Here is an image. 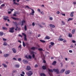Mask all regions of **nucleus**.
Wrapping results in <instances>:
<instances>
[{"instance_id":"obj_51","label":"nucleus","mask_w":76,"mask_h":76,"mask_svg":"<svg viewBox=\"0 0 76 76\" xmlns=\"http://www.w3.org/2000/svg\"><path fill=\"white\" fill-rule=\"evenodd\" d=\"M3 45H6V46L7 45V43H4Z\"/></svg>"},{"instance_id":"obj_40","label":"nucleus","mask_w":76,"mask_h":76,"mask_svg":"<svg viewBox=\"0 0 76 76\" xmlns=\"http://www.w3.org/2000/svg\"><path fill=\"white\" fill-rule=\"evenodd\" d=\"M14 24L16 25V26H18V23H17V22H15L14 23Z\"/></svg>"},{"instance_id":"obj_24","label":"nucleus","mask_w":76,"mask_h":76,"mask_svg":"<svg viewBox=\"0 0 76 76\" xmlns=\"http://www.w3.org/2000/svg\"><path fill=\"white\" fill-rule=\"evenodd\" d=\"M2 65L4 66V68L7 67V65H6V64H2Z\"/></svg>"},{"instance_id":"obj_43","label":"nucleus","mask_w":76,"mask_h":76,"mask_svg":"<svg viewBox=\"0 0 76 76\" xmlns=\"http://www.w3.org/2000/svg\"><path fill=\"white\" fill-rule=\"evenodd\" d=\"M38 50H39V51H42V49L41 48H39Z\"/></svg>"},{"instance_id":"obj_60","label":"nucleus","mask_w":76,"mask_h":76,"mask_svg":"<svg viewBox=\"0 0 76 76\" xmlns=\"http://www.w3.org/2000/svg\"><path fill=\"white\" fill-rule=\"evenodd\" d=\"M13 60H16V61H17V59H16V58H13Z\"/></svg>"},{"instance_id":"obj_61","label":"nucleus","mask_w":76,"mask_h":76,"mask_svg":"<svg viewBox=\"0 0 76 76\" xmlns=\"http://www.w3.org/2000/svg\"><path fill=\"white\" fill-rule=\"evenodd\" d=\"M73 3L74 4V5H76V2H74Z\"/></svg>"},{"instance_id":"obj_15","label":"nucleus","mask_w":76,"mask_h":76,"mask_svg":"<svg viewBox=\"0 0 76 76\" xmlns=\"http://www.w3.org/2000/svg\"><path fill=\"white\" fill-rule=\"evenodd\" d=\"M49 26H50V27H51V28H55V26L54 25L50 24L49 25Z\"/></svg>"},{"instance_id":"obj_29","label":"nucleus","mask_w":76,"mask_h":76,"mask_svg":"<svg viewBox=\"0 0 76 76\" xmlns=\"http://www.w3.org/2000/svg\"><path fill=\"white\" fill-rule=\"evenodd\" d=\"M9 56V54H7L4 55V57H7L8 56Z\"/></svg>"},{"instance_id":"obj_19","label":"nucleus","mask_w":76,"mask_h":76,"mask_svg":"<svg viewBox=\"0 0 76 76\" xmlns=\"http://www.w3.org/2000/svg\"><path fill=\"white\" fill-rule=\"evenodd\" d=\"M75 29H73L72 31V33L73 34H75Z\"/></svg>"},{"instance_id":"obj_36","label":"nucleus","mask_w":76,"mask_h":76,"mask_svg":"<svg viewBox=\"0 0 76 76\" xmlns=\"http://www.w3.org/2000/svg\"><path fill=\"white\" fill-rule=\"evenodd\" d=\"M1 6L2 7H4V6H5V4H1Z\"/></svg>"},{"instance_id":"obj_10","label":"nucleus","mask_w":76,"mask_h":76,"mask_svg":"<svg viewBox=\"0 0 76 76\" xmlns=\"http://www.w3.org/2000/svg\"><path fill=\"white\" fill-rule=\"evenodd\" d=\"M12 50L14 53H16V49H15V48H12Z\"/></svg>"},{"instance_id":"obj_64","label":"nucleus","mask_w":76,"mask_h":76,"mask_svg":"<svg viewBox=\"0 0 76 76\" xmlns=\"http://www.w3.org/2000/svg\"><path fill=\"white\" fill-rule=\"evenodd\" d=\"M20 76H24V75H23V74H20Z\"/></svg>"},{"instance_id":"obj_14","label":"nucleus","mask_w":76,"mask_h":76,"mask_svg":"<svg viewBox=\"0 0 76 76\" xmlns=\"http://www.w3.org/2000/svg\"><path fill=\"white\" fill-rule=\"evenodd\" d=\"M50 39V37L48 36H46L45 37V39Z\"/></svg>"},{"instance_id":"obj_21","label":"nucleus","mask_w":76,"mask_h":76,"mask_svg":"<svg viewBox=\"0 0 76 76\" xmlns=\"http://www.w3.org/2000/svg\"><path fill=\"white\" fill-rule=\"evenodd\" d=\"M57 63V62L56 61H54L52 63L53 65H55Z\"/></svg>"},{"instance_id":"obj_3","label":"nucleus","mask_w":76,"mask_h":76,"mask_svg":"<svg viewBox=\"0 0 76 76\" xmlns=\"http://www.w3.org/2000/svg\"><path fill=\"white\" fill-rule=\"evenodd\" d=\"M54 72H56L57 74H59L60 73V71H59V70L58 69H53V70Z\"/></svg>"},{"instance_id":"obj_22","label":"nucleus","mask_w":76,"mask_h":76,"mask_svg":"<svg viewBox=\"0 0 76 76\" xmlns=\"http://www.w3.org/2000/svg\"><path fill=\"white\" fill-rule=\"evenodd\" d=\"M15 67H17V68H19V64H17L15 65Z\"/></svg>"},{"instance_id":"obj_59","label":"nucleus","mask_w":76,"mask_h":76,"mask_svg":"<svg viewBox=\"0 0 76 76\" xmlns=\"http://www.w3.org/2000/svg\"><path fill=\"white\" fill-rule=\"evenodd\" d=\"M16 70H14L13 71V73H16Z\"/></svg>"},{"instance_id":"obj_17","label":"nucleus","mask_w":76,"mask_h":76,"mask_svg":"<svg viewBox=\"0 0 76 76\" xmlns=\"http://www.w3.org/2000/svg\"><path fill=\"white\" fill-rule=\"evenodd\" d=\"M64 71H65V69H62L61 71V73H64Z\"/></svg>"},{"instance_id":"obj_39","label":"nucleus","mask_w":76,"mask_h":76,"mask_svg":"<svg viewBox=\"0 0 76 76\" xmlns=\"http://www.w3.org/2000/svg\"><path fill=\"white\" fill-rule=\"evenodd\" d=\"M62 23L63 25H65V23L64 21H62Z\"/></svg>"},{"instance_id":"obj_54","label":"nucleus","mask_w":76,"mask_h":76,"mask_svg":"<svg viewBox=\"0 0 76 76\" xmlns=\"http://www.w3.org/2000/svg\"><path fill=\"white\" fill-rule=\"evenodd\" d=\"M67 41H66V40L64 39V41H63V42H66Z\"/></svg>"},{"instance_id":"obj_13","label":"nucleus","mask_w":76,"mask_h":76,"mask_svg":"<svg viewBox=\"0 0 76 76\" xmlns=\"http://www.w3.org/2000/svg\"><path fill=\"white\" fill-rule=\"evenodd\" d=\"M73 14H74V12H72L70 14L71 17H73Z\"/></svg>"},{"instance_id":"obj_20","label":"nucleus","mask_w":76,"mask_h":76,"mask_svg":"<svg viewBox=\"0 0 76 76\" xmlns=\"http://www.w3.org/2000/svg\"><path fill=\"white\" fill-rule=\"evenodd\" d=\"M37 48V47H32L31 48V50H35V48Z\"/></svg>"},{"instance_id":"obj_16","label":"nucleus","mask_w":76,"mask_h":76,"mask_svg":"<svg viewBox=\"0 0 76 76\" xmlns=\"http://www.w3.org/2000/svg\"><path fill=\"white\" fill-rule=\"evenodd\" d=\"M42 68L43 69V70H45V69H46V67L44 65L42 66Z\"/></svg>"},{"instance_id":"obj_34","label":"nucleus","mask_w":76,"mask_h":76,"mask_svg":"<svg viewBox=\"0 0 76 76\" xmlns=\"http://www.w3.org/2000/svg\"><path fill=\"white\" fill-rule=\"evenodd\" d=\"M28 58H29L30 59H31L32 58V56L31 55H28Z\"/></svg>"},{"instance_id":"obj_18","label":"nucleus","mask_w":76,"mask_h":76,"mask_svg":"<svg viewBox=\"0 0 76 76\" xmlns=\"http://www.w3.org/2000/svg\"><path fill=\"white\" fill-rule=\"evenodd\" d=\"M11 18H12V19H14V20H19L18 18H15V17H11Z\"/></svg>"},{"instance_id":"obj_46","label":"nucleus","mask_w":76,"mask_h":76,"mask_svg":"<svg viewBox=\"0 0 76 76\" xmlns=\"http://www.w3.org/2000/svg\"><path fill=\"white\" fill-rule=\"evenodd\" d=\"M72 42H73V43H76V41H75L74 40H72Z\"/></svg>"},{"instance_id":"obj_27","label":"nucleus","mask_w":76,"mask_h":76,"mask_svg":"<svg viewBox=\"0 0 76 76\" xmlns=\"http://www.w3.org/2000/svg\"><path fill=\"white\" fill-rule=\"evenodd\" d=\"M68 36L69 37H72V34L71 33L69 34Z\"/></svg>"},{"instance_id":"obj_62","label":"nucleus","mask_w":76,"mask_h":76,"mask_svg":"<svg viewBox=\"0 0 76 76\" xmlns=\"http://www.w3.org/2000/svg\"><path fill=\"white\" fill-rule=\"evenodd\" d=\"M25 57H26V58H28V56L27 55Z\"/></svg>"},{"instance_id":"obj_56","label":"nucleus","mask_w":76,"mask_h":76,"mask_svg":"<svg viewBox=\"0 0 76 76\" xmlns=\"http://www.w3.org/2000/svg\"><path fill=\"white\" fill-rule=\"evenodd\" d=\"M50 20H53V18L52 17H50Z\"/></svg>"},{"instance_id":"obj_42","label":"nucleus","mask_w":76,"mask_h":76,"mask_svg":"<svg viewBox=\"0 0 76 76\" xmlns=\"http://www.w3.org/2000/svg\"><path fill=\"white\" fill-rule=\"evenodd\" d=\"M48 74L50 75V76H52V73H50V72H49Z\"/></svg>"},{"instance_id":"obj_30","label":"nucleus","mask_w":76,"mask_h":76,"mask_svg":"<svg viewBox=\"0 0 76 76\" xmlns=\"http://www.w3.org/2000/svg\"><path fill=\"white\" fill-rule=\"evenodd\" d=\"M59 40L60 41H62L64 40V39L62 38H60L59 39Z\"/></svg>"},{"instance_id":"obj_47","label":"nucleus","mask_w":76,"mask_h":76,"mask_svg":"<svg viewBox=\"0 0 76 76\" xmlns=\"http://www.w3.org/2000/svg\"><path fill=\"white\" fill-rule=\"evenodd\" d=\"M40 12H41V13L42 15H44V12H43L42 11V12H41L40 11Z\"/></svg>"},{"instance_id":"obj_37","label":"nucleus","mask_w":76,"mask_h":76,"mask_svg":"<svg viewBox=\"0 0 76 76\" xmlns=\"http://www.w3.org/2000/svg\"><path fill=\"white\" fill-rule=\"evenodd\" d=\"M20 49H22V46H21V45H20L18 47Z\"/></svg>"},{"instance_id":"obj_31","label":"nucleus","mask_w":76,"mask_h":76,"mask_svg":"<svg viewBox=\"0 0 76 76\" xmlns=\"http://www.w3.org/2000/svg\"><path fill=\"white\" fill-rule=\"evenodd\" d=\"M0 35L1 36H3V33L2 32H0Z\"/></svg>"},{"instance_id":"obj_58","label":"nucleus","mask_w":76,"mask_h":76,"mask_svg":"<svg viewBox=\"0 0 76 76\" xmlns=\"http://www.w3.org/2000/svg\"><path fill=\"white\" fill-rule=\"evenodd\" d=\"M11 12H12L11 11H9L8 12V14H10V13H11Z\"/></svg>"},{"instance_id":"obj_12","label":"nucleus","mask_w":76,"mask_h":76,"mask_svg":"<svg viewBox=\"0 0 76 76\" xmlns=\"http://www.w3.org/2000/svg\"><path fill=\"white\" fill-rule=\"evenodd\" d=\"M13 4H17L18 5H19V4L15 2L16 1V0H13Z\"/></svg>"},{"instance_id":"obj_28","label":"nucleus","mask_w":76,"mask_h":76,"mask_svg":"<svg viewBox=\"0 0 76 76\" xmlns=\"http://www.w3.org/2000/svg\"><path fill=\"white\" fill-rule=\"evenodd\" d=\"M24 28L25 30L26 31V30H27V28L26 25L25 26Z\"/></svg>"},{"instance_id":"obj_50","label":"nucleus","mask_w":76,"mask_h":76,"mask_svg":"<svg viewBox=\"0 0 76 76\" xmlns=\"http://www.w3.org/2000/svg\"><path fill=\"white\" fill-rule=\"evenodd\" d=\"M38 65L36 64L35 66V67H38Z\"/></svg>"},{"instance_id":"obj_52","label":"nucleus","mask_w":76,"mask_h":76,"mask_svg":"<svg viewBox=\"0 0 76 76\" xmlns=\"http://www.w3.org/2000/svg\"><path fill=\"white\" fill-rule=\"evenodd\" d=\"M61 15L62 16H66V15L65 14L62 13Z\"/></svg>"},{"instance_id":"obj_6","label":"nucleus","mask_w":76,"mask_h":76,"mask_svg":"<svg viewBox=\"0 0 76 76\" xmlns=\"http://www.w3.org/2000/svg\"><path fill=\"white\" fill-rule=\"evenodd\" d=\"M31 69V67H30L29 66H28L27 67V68L26 69V70H30Z\"/></svg>"},{"instance_id":"obj_5","label":"nucleus","mask_w":76,"mask_h":76,"mask_svg":"<svg viewBox=\"0 0 76 76\" xmlns=\"http://www.w3.org/2000/svg\"><path fill=\"white\" fill-rule=\"evenodd\" d=\"M23 62L24 64H27L28 63V61L26 59H23Z\"/></svg>"},{"instance_id":"obj_25","label":"nucleus","mask_w":76,"mask_h":76,"mask_svg":"<svg viewBox=\"0 0 76 76\" xmlns=\"http://www.w3.org/2000/svg\"><path fill=\"white\" fill-rule=\"evenodd\" d=\"M48 70L49 72H50L53 73V70H52V69H48Z\"/></svg>"},{"instance_id":"obj_35","label":"nucleus","mask_w":76,"mask_h":76,"mask_svg":"<svg viewBox=\"0 0 76 76\" xmlns=\"http://www.w3.org/2000/svg\"><path fill=\"white\" fill-rule=\"evenodd\" d=\"M2 29H4V30H7V28L6 27H3Z\"/></svg>"},{"instance_id":"obj_63","label":"nucleus","mask_w":76,"mask_h":76,"mask_svg":"<svg viewBox=\"0 0 76 76\" xmlns=\"http://www.w3.org/2000/svg\"><path fill=\"white\" fill-rule=\"evenodd\" d=\"M38 11V12H40V9H38L37 10Z\"/></svg>"},{"instance_id":"obj_38","label":"nucleus","mask_w":76,"mask_h":76,"mask_svg":"<svg viewBox=\"0 0 76 76\" xmlns=\"http://www.w3.org/2000/svg\"><path fill=\"white\" fill-rule=\"evenodd\" d=\"M18 60L19 61H20L21 60H22V59H21L20 58H18Z\"/></svg>"},{"instance_id":"obj_45","label":"nucleus","mask_w":76,"mask_h":76,"mask_svg":"<svg viewBox=\"0 0 76 76\" xmlns=\"http://www.w3.org/2000/svg\"><path fill=\"white\" fill-rule=\"evenodd\" d=\"M32 57L34 58H35V54H33L32 55Z\"/></svg>"},{"instance_id":"obj_2","label":"nucleus","mask_w":76,"mask_h":76,"mask_svg":"<svg viewBox=\"0 0 76 76\" xmlns=\"http://www.w3.org/2000/svg\"><path fill=\"white\" fill-rule=\"evenodd\" d=\"M26 75H27L28 76H31L32 74H33V73L32 72V71H29L28 72H27L26 73Z\"/></svg>"},{"instance_id":"obj_48","label":"nucleus","mask_w":76,"mask_h":76,"mask_svg":"<svg viewBox=\"0 0 76 76\" xmlns=\"http://www.w3.org/2000/svg\"><path fill=\"white\" fill-rule=\"evenodd\" d=\"M56 13L58 14H60V12H59V11H57L56 12Z\"/></svg>"},{"instance_id":"obj_57","label":"nucleus","mask_w":76,"mask_h":76,"mask_svg":"<svg viewBox=\"0 0 76 76\" xmlns=\"http://www.w3.org/2000/svg\"><path fill=\"white\" fill-rule=\"evenodd\" d=\"M69 53H72V50H69Z\"/></svg>"},{"instance_id":"obj_55","label":"nucleus","mask_w":76,"mask_h":76,"mask_svg":"<svg viewBox=\"0 0 76 76\" xmlns=\"http://www.w3.org/2000/svg\"><path fill=\"white\" fill-rule=\"evenodd\" d=\"M43 63H46V61L45 60H43Z\"/></svg>"},{"instance_id":"obj_53","label":"nucleus","mask_w":76,"mask_h":76,"mask_svg":"<svg viewBox=\"0 0 76 76\" xmlns=\"http://www.w3.org/2000/svg\"><path fill=\"white\" fill-rule=\"evenodd\" d=\"M32 25L34 26H35V23H32Z\"/></svg>"},{"instance_id":"obj_33","label":"nucleus","mask_w":76,"mask_h":76,"mask_svg":"<svg viewBox=\"0 0 76 76\" xmlns=\"http://www.w3.org/2000/svg\"><path fill=\"white\" fill-rule=\"evenodd\" d=\"M23 45L24 47H25L26 46V45H25V44L23 41Z\"/></svg>"},{"instance_id":"obj_23","label":"nucleus","mask_w":76,"mask_h":76,"mask_svg":"<svg viewBox=\"0 0 76 76\" xmlns=\"http://www.w3.org/2000/svg\"><path fill=\"white\" fill-rule=\"evenodd\" d=\"M30 9L32 10V13H35V11H34V9H32L31 8H30Z\"/></svg>"},{"instance_id":"obj_9","label":"nucleus","mask_w":76,"mask_h":76,"mask_svg":"<svg viewBox=\"0 0 76 76\" xmlns=\"http://www.w3.org/2000/svg\"><path fill=\"white\" fill-rule=\"evenodd\" d=\"M70 70H68L66 71L65 73L66 75H68V74H69L70 73Z\"/></svg>"},{"instance_id":"obj_4","label":"nucleus","mask_w":76,"mask_h":76,"mask_svg":"<svg viewBox=\"0 0 76 76\" xmlns=\"http://www.w3.org/2000/svg\"><path fill=\"white\" fill-rule=\"evenodd\" d=\"M22 34L23 35H24V39L25 41H27V39L26 38V35L25 33H22Z\"/></svg>"},{"instance_id":"obj_8","label":"nucleus","mask_w":76,"mask_h":76,"mask_svg":"<svg viewBox=\"0 0 76 76\" xmlns=\"http://www.w3.org/2000/svg\"><path fill=\"white\" fill-rule=\"evenodd\" d=\"M24 23H25V20H23L21 22V26H23Z\"/></svg>"},{"instance_id":"obj_26","label":"nucleus","mask_w":76,"mask_h":76,"mask_svg":"<svg viewBox=\"0 0 76 76\" xmlns=\"http://www.w3.org/2000/svg\"><path fill=\"white\" fill-rule=\"evenodd\" d=\"M40 41H41V42H42L43 43H45V41L42 39L40 40Z\"/></svg>"},{"instance_id":"obj_11","label":"nucleus","mask_w":76,"mask_h":76,"mask_svg":"<svg viewBox=\"0 0 76 76\" xmlns=\"http://www.w3.org/2000/svg\"><path fill=\"white\" fill-rule=\"evenodd\" d=\"M7 18H9V17L7 16H4L3 19L5 20H7Z\"/></svg>"},{"instance_id":"obj_41","label":"nucleus","mask_w":76,"mask_h":76,"mask_svg":"<svg viewBox=\"0 0 76 76\" xmlns=\"http://www.w3.org/2000/svg\"><path fill=\"white\" fill-rule=\"evenodd\" d=\"M26 8H28V9H31L30 8H29V6H26Z\"/></svg>"},{"instance_id":"obj_7","label":"nucleus","mask_w":76,"mask_h":76,"mask_svg":"<svg viewBox=\"0 0 76 76\" xmlns=\"http://www.w3.org/2000/svg\"><path fill=\"white\" fill-rule=\"evenodd\" d=\"M50 45H49V48H51V47H52V46H53V45H54V43L53 42H50Z\"/></svg>"},{"instance_id":"obj_44","label":"nucleus","mask_w":76,"mask_h":76,"mask_svg":"<svg viewBox=\"0 0 76 76\" xmlns=\"http://www.w3.org/2000/svg\"><path fill=\"white\" fill-rule=\"evenodd\" d=\"M4 3V1H2L1 0H0V3L1 4V3Z\"/></svg>"},{"instance_id":"obj_1","label":"nucleus","mask_w":76,"mask_h":76,"mask_svg":"<svg viewBox=\"0 0 76 76\" xmlns=\"http://www.w3.org/2000/svg\"><path fill=\"white\" fill-rule=\"evenodd\" d=\"M9 29V32L10 33H14V32H15V31L14 30L15 28L14 27L10 28Z\"/></svg>"},{"instance_id":"obj_49","label":"nucleus","mask_w":76,"mask_h":76,"mask_svg":"<svg viewBox=\"0 0 76 76\" xmlns=\"http://www.w3.org/2000/svg\"><path fill=\"white\" fill-rule=\"evenodd\" d=\"M3 41H5L7 40V39H4V38H3Z\"/></svg>"},{"instance_id":"obj_32","label":"nucleus","mask_w":76,"mask_h":76,"mask_svg":"<svg viewBox=\"0 0 76 76\" xmlns=\"http://www.w3.org/2000/svg\"><path fill=\"white\" fill-rule=\"evenodd\" d=\"M73 20V18H69L68 20L69 21L70 20Z\"/></svg>"}]
</instances>
